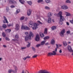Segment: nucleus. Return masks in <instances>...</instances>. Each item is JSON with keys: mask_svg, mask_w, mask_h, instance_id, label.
Instances as JSON below:
<instances>
[{"mask_svg": "<svg viewBox=\"0 0 73 73\" xmlns=\"http://www.w3.org/2000/svg\"><path fill=\"white\" fill-rule=\"evenodd\" d=\"M58 16H60V21H64V20H65L64 17L62 16V12L61 11H60L58 14Z\"/></svg>", "mask_w": 73, "mask_h": 73, "instance_id": "f257e3e1", "label": "nucleus"}, {"mask_svg": "<svg viewBox=\"0 0 73 73\" xmlns=\"http://www.w3.org/2000/svg\"><path fill=\"white\" fill-rule=\"evenodd\" d=\"M38 72V73H51L50 72L46 70H41Z\"/></svg>", "mask_w": 73, "mask_h": 73, "instance_id": "f03ea898", "label": "nucleus"}, {"mask_svg": "<svg viewBox=\"0 0 73 73\" xmlns=\"http://www.w3.org/2000/svg\"><path fill=\"white\" fill-rule=\"evenodd\" d=\"M39 25V24H38V23H34L33 25L32 26L34 27H32L33 29L34 30L36 29V28H37V26H38Z\"/></svg>", "mask_w": 73, "mask_h": 73, "instance_id": "7ed1b4c3", "label": "nucleus"}, {"mask_svg": "<svg viewBox=\"0 0 73 73\" xmlns=\"http://www.w3.org/2000/svg\"><path fill=\"white\" fill-rule=\"evenodd\" d=\"M21 29H26V30H29L30 28L27 26H24L22 25L21 27Z\"/></svg>", "mask_w": 73, "mask_h": 73, "instance_id": "20e7f679", "label": "nucleus"}, {"mask_svg": "<svg viewBox=\"0 0 73 73\" xmlns=\"http://www.w3.org/2000/svg\"><path fill=\"white\" fill-rule=\"evenodd\" d=\"M65 32V29H63L60 33V35L61 36V37H63L64 35V33Z\"/></svg>", "mask_w": 73, "mask_h": 73, "instance_id": "39448f33", "label": "nucleus"}, {"mask_svg": "<svg viewBox=\"0 0 73 73\" xmlns=\"http://www.w3.org/2000/svg\"><path fill=\"white\" fill-rule=\"evenodd\" d=\"M34 24V23L32 21H29V25L30 28H32Z\"/></svg>", "mask_w": 73, "mask_h": 73, "instance_id": "423d86ee", "label": "nucleus"}, {"mask_svg": "<svg viewBox=\"0 0 73 73\" xmlns=\"http://www.w3.org/2000/svg\"><path fill=\"white\" fill-rule=\"evenodd\" d=\"M35 40L36 41H38L40 40V38H39V35H38L37 34L36 35Z\"/></svg>", "mask_w": 73, "mask_h": 73, "instance_id": "0eeeda50", "label": "nucleus"}, {"mask_svg": "<svg viewBox=\"0 0 73 73\" xmlns=\"http://www.w3.org/2000/svg\"><path fill=\"white\" fill-rule=\"evenodd\" d=\"M29 36L30 37V38H31V37H33L34 36V35H33V33L32 32L30 31V33Z\"/></svg>", "mask_w": 73, "mask_h": 73, "instance_id": "6e6552de", "label": "nucleus"}, {"mask_svg": "<svg viewBox=\"0 0 73 73\" xmlns=\"http://www.w3.org/2000/svg\"><path fill=\"white\" fill-rule=\"evenodd\" d=\"M4 20L3 21V22L4 23H8L7 19L5 17H4Z\"/></svg>", "mask_w": 73, "mask_h": 73, "instance_id": "1a4fd4ad", "label": "nucleus"}, {"mask_svg": "<svg viewBox=\"0 0 73 73\" xmlns=\"http://www.w3.org/2000/svg\"><path fill=\"white\" fill-rule=\"evenodd\" d=\"M25 41H27L28 40H31V38H30V37L29 36H27L25 38Z\"/></svg>", "mask_w": 73, "mask_h": 73, "instance_id": "9d476101", "label": "nucleus"}, {"mask_svg": "<svg viewBox=\"0 0 73 73\" xmlns=\"http://www.w3.org/2000/svg\"><path fill=\"white\" fill-rule=\"evenodd\" d=\"M62 8L63 9H67L68 8L66 6L64 5L62 6Z\"/></svg>", "mask_w": 73, "mask_h": 73, "instance_id": "9b49d317", "label": "nucleus"}, {"mask_svg": "<svg viewBox=\"0 0 73 73\" xmlns=\"http://www.w3.org/2000/svg\"><path fill=\"white\" fill-rule=\"evenodd\" d=\"M15 70H13V73H17V71L18 70V68H17V67L16 66H15Z\"/></svg>", "mask_w": 73, "mask_h": 73, "instance_id": "f8f14e48", "label": "nucleus"}, {"mask_svg": "<svg viewBox=\"0 0 73 73\" xmlns=\"http://www.w3.org/2000/svg\"><path fill=\"white\" fill-rule=\"evenodd\" d=\"M47 22L48 23H51L52 22V19L51 18L49 17L47 20Z\"/></svg>", "mask_w": 73, "mask_h": 73, "instance_id": "ddd939ff", "label": "nucleus"}, {"mask_svg": "<svg viewBox=\"0 0 73 73\" xmlns=\"http://www.w3.org/2000/svg\"><path fill=\"white\" fill-rule=\"evenodd\" d=\"M50 43L52 45H54L55 43V40H54L52 39L51 40Z\"/></svg>", "mask_w": 73, "mask_h": 73, "instance_id": "4468645a", "label": "nucleus"}, {"mask_svg": "<svg viewBox=\"0 0 73 73\" xmlns=\"http://www.w3.org/2000/svg\"><path fill=\"white\" fill-rule=\"evenodd\" d=\"M19 25L17 24L16 25V28H15V29H16V30H17V31H18V30L19 29Z\"/></svg>", "mask_w": 73, "mask_h": 73, "instance_id": "2eb2a0df", "label": "nucleus"}, {"mask_svg": "<svg viewBox=\"0 0 73 73\" xmlns=\"http://www.w3.org/2000/svg\"><path fill=\"white\" fill-rule=\"evenodd\" d=\"M65 14L66 15V16H70L71 14L68 12H65Z\"/></svg>", "mask_w": 73, "mask_h": 73, "instance_id": "dca6fc26", "label": "nucleus"}, {"mask_svg": "<svg viewBox=\"0 0 73 73\" xmlns=\"http://www.w3.org/2000/svg\"><path fill=\"white\" fill-rule=\"evenodd\" d=\"M9 3H13V4H17V3L16 1H15L13 0H10L9 1Z\"/></svg>", "mask_w": 73, "mask_h": 73, "instance_id": "f3484780", "label": "nucleus"}, {"mask_svg": "<svg viewBox=\"0 0 73 73\" xmlns=\"http://www.w3.org/2000/svg\"><path fill=\"white\" fill-rule=\"evenodd\" d=\"M11 30L10 29H6L5 30L6 33H9L11 32Z\"/></svg>", "mask_w": 73, "mask_h": 73, "instance_id": "a211bd4d", "label": "nucleus"}, {"mask_svg": "<svg viewBox=\"0 0 73 73\" xmlns=\"http://www.w3.org/2000/svg\"><path fill=\"white\" fill-rule=\"evenodd\" d=\"M31 10H29L27 11V15L28 16H29V15H31Z\"/></svg>", "mask_w": 73, "mask_h": 73, "instance_id": "6ab92c4d", "label": "nucleus"}, {"mask_svg": "<svg viewBox=\"0 0 73 73\" xmlns=\"http://www.w3.org/2000/svg\"><path fill=\"white\" fill-rule=\"evenodd\" d=\"M27 4H28L29 5H31L32 4V1H27Z\"/></svg>", "mask_w": 73, "mask_h": 73, "instance_id": "aec40b11", "label": "nucleus"}, {"mask_svg": "<svg viewBox=\"0 0 73 73\" xmlns=\"http://www.w3.org/2000/svg\"><path fill=\"white\" fill-rule=\"evenodd\" d=\"M49 38L50 37L49 36H46L44 38V40H48V39H49Z\"/></svg>", "mask_w": 73, "mask_h": 73, "instance_id": "412c9836", "label": "nucleus"}, {"mask_svg": "<svg viewBox=\"0 0 73 73\" xmlns=\"http://www.w3.org/2000/svg\"><path fill=\"white\" fill-rule=\"evenodd\" d=\"M46 42V41L44 40L42 41L41 43V45H44L45 44V43Z\"/></svg>", "mask_w": 73, "mask_h": 73, "instance_id": "4be33fe9", "label": "nucleus"}, {"mask_svg": "<svg viewBox=\"0 0 73 73\" xmlns=\"http://www.w3.org/2000/svg\"><path fill=\"white\" fill-rule=\"evenodd\" d=\"M40 35L41 37L42 38L44 37V34L42 33H40Z\"/></svg>", "mask_w": 73, "mask_h": 73, "instance_id": "5701e85b", "label": "nucleus"}, {"mask_svg": "<svg viewBox=\"0 0 73 73\" xmlns=\"http://www.w3.org/2000/svg\"><path fill=\"white\" fill-rule=\"evenodd\" d=\"M63 44L64 46H66V45H67V43H66V41H64L63 42Z\"/></svg>", "mask_w": 73, "mask_h": 73, "instance_id": "b1692460", "label": "nucleus"}, {"mask_svg": "<svg viewBox=\"0 0 73 73\" xmlns=\"http://www.w3.org/2000/svg\"><path fill=\"white\" fill-rule=\"evenodd\" d=\"M19 1L22 4H24V3H25V1L24 0H19Z\"/></svg>", "mask_w": 73, "mask_h": 73, "instance_id": "393cba45", "label": "nucleus"}, {"mask_svg": "<svg viewBox=\"0 0 73 73\" xmlns=\"http://www.w3.org/2000/svg\"><path fill=\"white\" fill-rule=\"evenodd\" d=\"M2 27L4 29H5L7 28V25L5 24H3L2 25Z\"/></svg>", "mask_w": 73, "mask_h": 73, "instance_id": "a878e982", "label": "nucleus"}, {"mask_svg": "<svg viewBox=\"0 0 73 73\" xmlns=\"http://www.w3.org/2000/svg\"><path fill=\"white\" fill-rule=\"evenodd\" d=\"M37 23H38V24H39V25H42L43 24V23H41V22H40V21H37Z\"/></svg>", "mask_w": 73, "mask_h": 73, "instance_id": "bb28decb", "label": "nucleus"}, {"mask_svg": "<svg viewBox=\"0 0 73 73\" xmlns=\"http://www.w3.org/2000/svg\"><path fill=\"white\" fill-rule=\"evenodd\" d=\"M52 16V13L49 12L48 14V17H50Z\"/></svg>", "mask_w": 73, "mask_h": 73, "instance_id": "cd10ccee", "label": "nucleus"}, {"mask_svg": "<svg viewBox=\"0 0 73 73\" xmlns=\"http://www.w3.org/2000/svg\"><path fill=\"white\" fill-rule=\"evenodd\" d=\"M56 26H52L51 28L52 30H54V29H56Z\"/></svg>", "mask_w": 73, "mask_h": 73, "instance_id": "c85d7f7f", "label": "nucleus"}, {"mask_svg": "<svg viewBox=\"0 0 73 73\" xmlns=\"http://www.w3.org/2000/svg\"><path fill=\"white\" fill-rule=\"evenodd\" d=\"M52 55H53V54H52V53L50 52L48 53L47 54V56H51Z\"/></svg>", "mask_w": 73, "mask_h": 73, "instance_id": "c756f323", "label": "nucleus"}, {"mask_svg": "<svg viewBox=\"0 0 73 73\" xmlns=\"http://www.w3.org/2000/svg\"><path fill=\"white\" fill-rule=\"evenodd\" d=\"M47 29L46 28L45 29L44 33L45 35H46L47 34Z\"/></svg>", "mask_w": 73, "mask_h": 73, "instance_id": "7c9ffc66", "label": "nucleus"}, {"mask_svg": "<svg viewBox=\"0 0 73 73\" xmlns=\"http://www.w3.org/2000/svg\"><path fill=\"white\" fill-rule=\"evenodd\" d=\"M20 9H17L15 13V14H17V13H19L20 12Z\"/></svg>", "mask_w": 73, "mask_h": 73, "instance_id": "2f4dec72", "label": "nucleus"}, {"mask_svg": "<svg viewBox=\"0 0 73 73\" xmlns=\"http://www.w3.org/2000/svg\"><path fill=\"white\" fill-rule=\"evenodd\" d=\"M27 43H29V44H27V47L28 48H29V47H30V46H31V42L29 43V42H27Z\"/></svg>", "mask_w": 73, "mask_h": 73, "instance_id": "473e14b6", "label": "nucleus"}, {"mask_svg": "<svg viewBox=\"0 0 73 73\" xmlns=\"http://www.w3.org/2000/svg\"><path fill=\"white\" fill-rule=\"evenodd\" d=\"M6 12H8V11H9V7H7L5 10Z\"/></svg>", "mask_w": 73, "mask_h": 73, "instance_id": "72a5a7b5", "label": "nucleus"}, {"mask_svg": "<svg viewBox=\"0 0 73 73\" xmlns=\"http://www.w3.org/2000/svg\"><path fill=\"white\" fill-rule=\"evenodd\" d=\"M52 55H56V52H55L54 51H53L52 52Z\"/></svg>", "mask_w": 73, "mask_h": 73, "instance_id": "f704fd0d", "label": "nucleus"}, {"mask_svg": "<svg viewBox=\"0 0 73 73\" xmlns=\"http://www.w3.org/2000/svg\"><path fill=\"white\" fill-rule=\"evenodd\" d=\"M13 70H9L8 72H9V73H11V72H13Z\"/></svg>", "mask_w": 73, "mask_h": 73, "instance_id": "c9c22d12", "label": "nucleus"}, {"mask_svg": "<svg viewBox=\"0 0 73 73\" xmlns=\"http://www.w3.org/2000/svg\"><path fill=\"white\" fill-rule=\"evenodd\" d=\"M41 45V44H37L36 45V47H37V48H38L39 46H40Z\"/></svg>", "mask_w": 73, "mask_h": 73, "instance_id": "e433bc0d", "label": "nucleus"}, {"mask_svg": "<svg viewBox=\"0 0 73 73\" xmlns=\"http://www.w3.org/2000/svg\"><path fill=\"white\" fill-rule=\"evenodd\" d=\"M45 1L47 3H49L50 2V0H45Z\"/></svg>", "mask_w": 73, "mask_h": 73, "instance_id": "4c0bfd02", "label": "nucleus"}, {"mask_svg": "<svg viewBox=\"0 0 73 73\" xmlns=\"http://www.w3.org/2000/svg\"><path fill=\"white\" fill-rule=\"evenodd\" d=\"M2 36L3 37H5V34L4 32L2 33Z\"/></svg>", "mask_w": 73, "mask_h": 73, "instance_id": "58836bf2", "label": "nucleus"}, {"mask_svg": "<svg viewBox=\"0 0 73 73\" xmlns=\"http://www.w3.org/2000/svg\"><path fill=\"white\" fill-rule=\"evenodd\" d=\"M45 9H46L49 10V9H50V8H49V7L48 6H45Z\"/></svg>", "mask_w": 73, "mask_h": 73, "instance_id": "ea45409f", "label": "nucleus"}, {"mask_svg": "<svg viewBox=\"0 0 73 73\" xmlns=\"http://www.w3.org/2000/svg\"><path fill=\"white\" fill-rule=\"evenodd\" d=\"M66 3H70L71 2H70V1H69V0H67L66 1Z\"/></svg>", "mask_w": 73, "mask_h": 73, "instance_id": "a19ab883", "label": "nucleus"}, {"mask_svg": "<svg viewBox=\"0 0 73 73\" xmlns=\"http://www.w3.org/2000/svg\"><path fill=\"white\" fill-rule=\"evenodd\" d=\"M15 37L17 38H19V35L18 34L16 35L15 36Z\"/></svg>", "mask_w": 73, "mask_h": 73, "instance_id": "79ce46f5", "label": "nucleus"}, {"mask_svg": "<svg viewBox=\"0 0 73 73\" xmlns=\"http://www.w3.org/2000/svg\"><path fill=\"white\" fill-rule=\"evenodd\" d=\"M24 19V17H21V18L20 19V20H23Z\"/></svg>", "mask_w": 73, "mask_h": 73, "instance_id": "37998d69", "label": "nucleus"}, {"mask_svg": "<svg viewBox=\"0 0 73 73\" xmlns=\"http://www.w3.org/2000/svg\"><path fill=\"white\" fill-rule=\"evenodd\" d=\"M32 49L33 51H34L35 52L36 51V49H35V48L33 47H32Z\"/></svg>", "mask_w": 73, "mask_h": 73, "instance_id": "c03bdc74", "label": "nucleus"}, {"mask_svg": "<svg viewBox=\"0 0 73 73\" xmlns=\"http://www.w3.org/2000/svg\"><path fill=\"white\" fill-rule=\"evenodd\" d=\"M42 1H43V0H38V3H39L40 2H42Z\"/></svg>", "mask_w": 73, "mask_h": 73, "instance_id": "a18cd8bd", "label": "nucleus"}, {"mask_svg": "<svg viewBox=\"0 0 73 73\" xmlns=\"http://www.w3.org/2000/svg\"><path fill=\"white\" fill-rule=\"evenodd\" d=\"M56 48H57L58 49V48H59V45L58 44H56Z\"/></svg>", "mask_w": 73, "mask_h": 73, "instance_id": "49530a36", "label": "nucleus"}, {"mask_svg": "<svg viewBox=\"0 0 73 73\" xmlns=\"http://www.w3.org/2000/svg\"><path fill=\"white\" fill-rule=\"evenodd\" d=\"M26 47H22L21 48V49L22 50H23L24 49H26Z\"/></svg>", "mask_w": 73, "mask_h": 73, "instance_id": "de8ad7c7", "label": "nucleus"}, {"mask_svg": "<svg viewBox=\"0 0 73 73\" xmlns=\"http://www.w3.org/2000/svg\"><path fill=\"white\" fill-rule=\"evenodd\" d=\"M26 59H27V58H31V56H28L26 57Z\"/></svg>", "mask_w": 73, "mask_h": 73, "instance_id": "09e8293b", "label": "nucleus"}, {"mask_svg": "<svg viewBox=\"0 0 73 73\" xmlns=\"http://www.w3.org/2000/svg\"><path fill=\"white\" fill-rule=\"evenodd\" d=\"M37 55H35L33 56V58H35L36 57H37Z\"/></svg>", "mask_w": 73, "mask_h": 73, "instance_id": "8fccbe9b", "label": "nucleus"}, {"mask_svg": "<svg viewBox=\"0 0 73 73\" xmlns=\"http://www.w3.org/2000/svg\"><path fill=\"white\" fill-rule=\"evenodd\" d=\"M66 33L67 34H70V31H67Z\"/></svg>", "mask_w": 73, "mask_h": 73, "instance_id": "3c124183", "label": "nucleus"}, {"mask_svg": "<svg viewBox=\"0 0 73 73\" xmlns=\"http://www.w3.org/2000/svg\"><path fill=\"white\" fill-rule=\"evenodd\" d=\"M5 38L6 40H7V41H9V39L8 38L6 37Z\"/></svg>", "mask_w": 73, "mask_h": 73, "instance_id": "603ef678", "label": "nucleus"}, {"mask_svg": "<svg viewBox=\"0 0 73 73\" xmlns=\"http://www.w3.org/2000/svg\"><path fill=\"white\" fill-rule=\"evenodd\" d=\"M45 45H49V42H48L45 44Z\"/></svg>", "mask_w": 73, "mask_h": 73, "instance_id": "864d4df0", "label": "nucleus"}, {"mask_svg": "<svg viewBox=\"0 0 73 73\" xmlns=\"http://www.w3.org/2000/svg\"><path fill=\"white\" fill-rule=\"evenodd\" d=\"M62 22V21H60V22H59V24H61V25H62L63 24Z\"/></svg>", "mask_w": 73, "mask_h": 73, "instance_id": "5fc2aeb1", "label": "nucleus"}, {"mask_svg": "<svg viewBox=\"0 0 73 73\" xmlns=\"http://www.w3.org/2000/svg\"><path fill=\"white\" fill-rule=\"evenodd\" d=\"M11 8H15V6H14V5H12L11 6Z\"/></svg>", "mask_w": 73, "mask_h": 73, "instance_id": "6e6d98bb", "label": "nucleus"}, {"mask_svg": "<svg viewBox=\"0 0 73 73\" xmlns=\"http://www.w3.org/2000/svg\"><path fill=\"white\" fill-rule=\"evenodd\" d=\"M12 26V25H11V24H8L7 25V26H8V27H11V26Z\"/></svg>", "mask_w": 73, "mask_h": 73, "instance_id": "4d7b16f0", "label": "nucleus"}, {"mask_svg": "<svg viewBox=\"0 0 73 73\" xmlns=\"http://www.w3.org/2000/svg\"><path fill=\"white\" fill-rule=\"evenodd\" d=\"M12 40L13 41H18V40L17 39H12Z\"/></svg>", "mask_w": 73, "mask_h": 73, "instance_id": "13d9d810", "label": "nucleus"}, {"mask_svg": "<svg viewBox=\"0 0 73 73\" xmlns=\"http://www.w3.org/2000/svg\"><path fill=\"white\" fill-rule=\"evenodd\" d=\"M59 52L60 53H62V50H59Z\"/></svg>", "mask_w": 73, "mask_h": 73, "instance_id": "bf43d9fd", "label": "nucleus"}, {"mask_svg": "<svg viewBox=\"0 0 73 73\" xmlns=\"http://www.w3.org/2000/svg\"><path fill=\"white\" fill-rule=\"evenodd\" d=\"M55 52H57V48H56L55 50Z\"/></svg>", "mask_w": 73, "mask_h": 73, "instance_id": "052dcab7", "label": "nucleus"}, {"mask_svg": "<svg viewBox=\"0 0 73 73\" xmlns=\"http://www.w3.org/2000/svg\"><path fill=\"white\" fill-rule=\"evenodd\" d=\"M26 59H27V58H26V57L25 58H23V60H24V61H25V60H26Z\"/></svg>", "mask_w": 73, "mask_h": 73, "instance_id": "680f3d73", "label": "nucleus"}, {"mask_svg": "<svg viewBox=\"0 0 73 73\" xmlns=\"http://www.w3.org/2000/svg\"><path fill=\"white\" fill-rule=\"evenodd\" d=\"M66 24L67 25H69V23L68 22H66Z\"/></svg>", "mask_w": 73, "mask_h": 73, "instance_id": "e2e57ef3", "label": "nucleus"}, {"mask_svg": "<svg viewBox=\"0 0 73 73\" xmlns=\"http://www.w3.org/2000/svg\"><path fill=\"white\" fill-rule=\"evenodd\" d=\"M25 34L26 35H28V32H26L25 33Z\"/></svg>", "mask_w": 73, "mask_h": 73, "instance_id": "0e129e2a", "label": "nucleus"}, {"mask_svg": "<svg viewBox=\"0 0 73 73\" xmlns=\"http://www.w3.org/2000/svg\"><path fill=\"white\" fill-rule=\"evenodd\" d=\"M70 23H71L72 24H73V21H72V20L71 21H70Z\"/></svg>", "mask_w": 73, "mask_h": 73, "instance_id": "69168bd1", "label": "nucleus"}, {"mask_svg": "<svg viewBox=\"0 0 73 73\" xmlns=\"http://www.w3.org/2000/svg\"><path fill=\"white\" fill-rule=\"evenodd\" d=\"M3 46L4 47V48H6V47H7V46L5 45H3Z\"/></svg>", "mask_w": 73, "mask_h": 73, "instance_id": "338daca9", "label": "nucleus"}, {"mask_svg": "<svg viewBox=\"0 0 73 73\" xmlns=\"http://www.w3.org/2000/svg\"><path fill=\"white\" fill-rule=\"evenodd\" d=\"M57 15V13H55L54 14V15L55 16H56Z\"/></svg>", "mask_w": 73, "mask_h": 73, "instance_id": "774afa93", "label": "nucleus"}]
</instances>
